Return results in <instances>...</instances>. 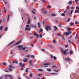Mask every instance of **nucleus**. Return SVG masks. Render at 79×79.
I'll return each mask as SVG.
<instances>
[{
  "label": "nucleus",
  "mask_w": 79,
  "mask_h": 79,
  "mask_svg": "<svg viewBox=\"0 0 79 79\" xmlns=\"http://www.w3.org/2000/svg\"><path fill=\"white\" fill-rule=\"evenodd\" d=\"M15 60H13V63L14 64V63H15Z\"/></svg>",
  "instance_id": "obj_64"
},
{
  "label": "nucleus",
  "mask_w": 79,
  "mask_h": 79,
  "mask_svg": "<svg viewBox=\"0 0 79 79\" xmlns=\"http://www.w3.org/2000/svg\"><path fill=\"white\" fill-rule=\"evenodd\" d=\"M29 76L31 77H32V73H30Z\"/></svg>",
  "instance_id": "obj_29"
},
{
  "label": "nucleus",
  "mask_w": 79,
  "mask_h": 79,
  "mask_svg": "<svg viewBox=\"0 0 79 79\" xmlns=\"http://www.w3.org/2000/svg\"><path fill=\"white\" fill-rule=\"evenodd\" d=\"M40 32L42 31V29H40Z\"/></svg>",
  "instance_id": "obj_63"
},
{
  "label": "nucleus",
  "mask_w": 79,
  "mask_h": 79,
  "mask_svg": "<svg viewBox=\"0 0 79 79\" xmlns=\"http://www.w3.org/2000/svg\"><path fill=\"white\" fill-rule=\"evenodd\" d=\"M4 3L6 4H7V2L6 1H5L4 2Z\"/></svg>",
  "instance_id": "obj_57"
},
{
  "label": "nucleus",
  "mask_w": 79,
  "mask_h": 79,
  "mask_svg": "<svg viewBox=\"0 0 79 79\" xmlns=\"http://www.w3.org/2000/svg\"><path fill=\"white\" fill-rule=\"evenodd\" d=\"M56 65H53L52 67V68H56Z\"/></svg>",
  "instance_id": "obj_50"
},
{
  "label": "nucleus",
  "mask_w": 79,
  "mask_h": 79,
  "mask_svg": "<svg viewBox=\"0 0 79 79\" xmlns=\"http://www.w3.org/2000/svg\"><path fill=\"white\" fill-rule=\"evenodd\" d=\"M3 64L4 65H5V66H6V64L5 63V62H3Z\"/></svg>",
  "instance_id": "obj_41"
},
{
  "label": "nucleus",
  "mask_w": 79,
  "mask_h": 79,
  "mask_svg": "<svg viewBox=\"0 0 79 79\" xmlns=\"http://www.w3.org/2000/svg\"><path fill=\"white\" fill-rule=\"evenodd\" d=\"M23 69H24V68H22L21 69V70L23 71Z\"/></svg>",
  "instance_id": "obj_59"
},
{
  "label": "nucleus",
  "mask_w": 79,
  "mask_h": 79,
  "mask_svg": "<svg viewBox=\"0 0 79 79\" xmlns=\"http://www.w3.org/2000/svg\"><path fill=\"white\" fill-rule=\"evenodd\" d=\"M8 30V28L7 27H6L5 29V31H6Z\"/></svg>",
  "instance_id": "obj_37"
},
{
  "label": "nucleus",
  "mask_w": 79,
  "mask_h": 79,
  "mask_svg": "<svg viewBox=\"0 0 79 79\" xmlns=\"http://www.w3.org/2000/svg\"><path fill=\"white\" fill-rule=\"evenodd\" d=\"M28 60V59L26 58V59H23V61H24V63H26V62H27Z\"/></svg>",
  "instance_id": "obj_9"
},
{
  "label": "nucleus",
  "mask_w": 79,
  "mask_h": 79,
  "mask_svg": "<svg viewBox=\"0 0 79 79\" xmlns=\"http://www.w3.org/2000/svg\"><path fill=\"white\" fill-rule=\"evenodd\" d=\"M29 69L28 68H27L25 70V72H26V73H28V71H27V69Z\"/></svg>",
  "instance_id": "obj_34"
},
{
  "label": "nucleus",
  "mask_w": 79,
  "mask_h": 79,
  "mask_svg": "<svg viewBox=\"0 0 79 79\" xmlns=\"http://www.w3.org/2000/svg\"><path fill=\"white\" fill-rule=\"evenodd\" d=\"M61 16H64L65 14L64 13L63 14H61Z\"/></svg>",
  "instance_id": "obj_33"
},
{
  "label": "nucleus",
  "mask_w": 79,
  "mask_h": 79,
  "mask_svg": "<svg viewBox=\"0 0 79 79\" xmlns=\"http://www.w3.org/2000/svg\"><path fill=\"white\" fill-rule=\"evenodd\" d=\"M27 47H24L23 48V50H25V49H27Z\"/></svg>",
  "instance_id": "obj_25"
},
{
  "label": "nucleus",
  "mask_w": 79,
  "mask_h": 79,
  "mask_svg": "<svg viewBox=\"0 0 79 79\" xmlns=\"http://www.w3.org/2000/svg\"><path fill=\"white\" fill-rule=\"evenodd\" d=\"M27 58H29V57H30V55H28L27 56Z\"/></svg>",
  "instance_id": "obj_56"
},
{
  "label": "nucleus",
  "mask_w": 79,
  "mask_h": 79,
  "mask_svg": "<svg viewBox=\"0 0 79 79\" xmlns=\"http://www.w3.org/2000/svg\"><path fill=\"white\" fill-rule=\"evenodd\" d=\"M38 27L39 28H40V23H38Z\"/></svg>",
  "instance_id": "obj_23"
},
{
  "label": "nucleus",
  "mask_w": 79,
  "mask_h": 79,
  "mask_svg": "<svg viewBox=\"0 0 79 79\" xmlns=\"http://www.w3.org/2000/svg\"><path fill=\"white\" fill-rule=\"evenodd\" d=\"M65 60L66 61H69V58H66L65 59Z\"/></svg>",
  "instance_id": "obj_14"
},
{
  "label": "nucleus",
  "mask_w": 79,
  "mask_h": 79,
  "mask_svg": "<svg viewBox=\"0 0 79 79\" xmlns=\"http://www.w3.org/2000/svg\"><path fill=\"white\" fill-rule=\"evenodd\" d=\"M72 34V31H71V30L69 29V35L71 34Z\"/></svg>",
  "instance_id": "obj_31"
},
{
  "label": "nucleus",
  "mask_w": 79,
  "mask_h": 79,
  "mask_svg": "<svg viewBox=\"0 0 79 79\" xmlns=\"http://www.w3.org/2000/svg\"><path fill=\"white\" fill-rule=\"evenodd\" d=\"M72 4V2L71 1H69V5H71Z\"/></svg>",
  "instance_id": "obj_48"
},
{
  "label": "nucleus",
  "mask_w": 79,
  "mask_h": 79,
  "mask_svg": "<svg viewBox=\"0 0 79 79\" xmlns=\"http://www.w3.org/2000/svg\"><path fill=\"white\" fill-rule=\"evenodd\" d=\"M19 64H20V66H21V67H24V66H25L24 64H23L22 65V63H19Z\"/></svg>",
  "instance_id": "obj_11"
},
{
  "label": "nucleus",
  "mask_w": 79,
  "mask_h": 79,
  "mask_svg": "<svg viewBox=\"0 0 79 79\" xmlns=\"http://www.w3.org/2000/svg\"><path fill=\"white\" fill-rule=\"evenodd\" d=\"M32 13L33 14H35V12L33 10L32 11Z\"/></svg>",
  "instance_id": "obj_52"
},
{
  "label": "nucleus",
  "mask_w": 79,
  "mask_h": 79,
  "mask_svg": "<svg viewBox=\"0 0 79 79\" xmlns=\"http://www.w3.org/2000/svg\"><path fill=\"white\" fill-rule=\"evenodd\" d=\"M76 9L77 10H79V6L76 7Z\"/></svg>",
  "instance_id": "obj_43"
},
{
  "label": "nucleus",
  "mask_w": 79,
  "mask_h": 79,
  "mask_svg": "<svg viewBox=\"0 0 79 79\" xmlns=\"http://www.w3.org/2000/svg\"><path fill=\"white\" fill-rule=\"evenodd\" d=\"M9 19H10V17L9 16V15H8L7 17V21H9Z\"/></svg>",
  "instance_id": "obj_28"
},
{
  "label": "nucleus",
  "mask_w": 79,
  "mask_h": 79,
  "mask_svg": "<svg viewBox=\"0 0 79 79\" xmlns=\"http://www.w3.org/2000/svg\"><path fill=\"white\" fill-rule=\"evenodd\" d=\"M66 29H67V30H68V31H69V28L67 27Z\"/></svg>",
  "instance_id": "obj_49"
},
{
  "label": "nucleus",
  "mask_w": 79,
  "mask_h": 79,
  "mask_svg": "<svg viewBox=\"0 0 79 79\" xmlns=\"http://www.w3.org/2000/svg\"><path fill=\"white\" fill-rule=\"evenodd\" d=\"M31 29V27H29V28H28L27 27H25V31H27L28 30L29 31H30Z\"/></svg>",
  "instance_id": "obj_12"
},
{
  "label": "nucleus",
  "mask_w": 79,
  "mask_h": 79,
  "mask_svg": "<svg viewBox=\"0 0 79 79\" xmlns=\"http://www.w3.org/2000/svg\"><path fill=\"white\" fill-rule=\"evenodd\" d=\"M21 43V41H19L16 44L14 45H13L11 47H14V46L15 45H18L19 44Z\"/></svg>",
  "instance_id": "obj_4"
},
{
  "label": "nucleus",
  "mask_w": 79,
  "mask_h": 79,
  "mask_svg": "<svg viewBox=\"0 0 79 79\" xmlns=\"http://www.w3.org/2000/svg\"><path fill=\"white\" fill-rule=\"evenodd\" d=\"M29 25H27L26 26V27H29Z\"/></svg>",
  "instance_id": "obj_54"
},
{
  "label": "nucleus",
  "mask_w": 79,
  "mask_h": 79,
  "mask_svg": "<svg viewBox=\"0 0 79 79\" xmlns=\"http://www.w3.org/2000/svg\"><path fill=\"white\" fill-rule=\"evenodd\" d=\"M61 52H62L63 54H66V52L67 51V50H65L64 51H63L62 49H61Z\"/></svg>",
  "instance_id": "obj_5"
},
{
  "label": "nucleus",
  "mask_w": 79,
  "mask_h": 79,
  "mask_svg": "<svg viewBox=\"0 0 79 79\" xmlns=\"http://www.w3.org/2000/svg\"><path fill=\"white\" fill-rule=\"evenodd\" d=\"M58 35H59V36H61V34H60V33H58Z\"/></svg>",
  "instance_id": "obj_55"
},
{
  "label": "nucleus",
  "mask_w": 79,
  "mask_h": 79,
  "mask_svg": "<svg viewBox=\"0 0 79 79\" xmlns=\"http://www.w3.org/2000/svg\"><path fill=\"white\" fill-rule=\"evenodd\" d=\"M10 14L11 15V16L13 15V12L10 11Z\"/></svg>",
  "instance_id": "obj_35"
},
{
  "label": "nucleus",
  "mask_w": 79,
  "mask_h": 79,
  "mask_svg": "<svg viewBox=\"0 0 79 79\" xmlns=\"http://www.w3.org/2000/svg\"><path fill=\"white\" fill-rule=\"evenodd\" d=\"M68 44H67V45H64V47H65V48H67V47H68Z\"/></svg>",
  "instance_id": "obj_32"
},
{
  "label": "nucleus",
  "mask_w": 79,
  "mask_h": 79,
  "mask_svg": "<svg viewBox=\"0 0 79 79\" xmlns=\"http://www.w3.org/2000/svg\"><path fill=\"white\" fill-rule=\"evenodd\" d=\"M45 29H46L47 31H48V29L49 30H51V28H50V27L48 25H47L45 27Z\"/></svg>",
  "instance_id": "obj_1"
},
{
  "label": "nucleus",
  "mask_w": 79,
  "mask_h": 79,
  "mask_svg": "<svg viewBox=\"0 0 79 79\" xmlns=\"http://www.w3.org/2000/svg\"><path fill=\"white\" fill-rule=\"evenodd\" d=\"M9 68H13V66L12 65H10L9 66Z\"/></svg>",
  "instance_id": "obj_27"
},
{
  "label": "nucleus",
  "mask_w": 79,
  "mask_h": 79,
  "mask_svg": "<svg viewBox=\"0 0 79 79\" xmlns=\"http://www.w3.org/2000/svg\"><path fill=\"white\" fill-rule=\"evenodd\" d=\"M17 47H18L20 50H21V49H23V46L21 45L18 46Z\"/></svg>",
  "instance_id": "obj_8"
},
{
  "label": "nucleus",
  "mask_w": 79,
  "mask_h": 79,
  "mask_svg": "<svg viewBox=\"0 0 79 79\" xmlns=\"http://www.w3.org/2000/svg\"><path fill=\"white\" fill-rule=\"evenodd\" d=\"M69 10V7L68 8L66 9V10L64 12V13L65 14V13H66V11H67V10Z\"/></svg>",
  "instance_id": "obj_13"
},
{
  "label": "nucleus",
  "mask_w": 79,
  "mask_h": 79,
  "mask_svg": "<svg viewBox=\"0 0 79 79\" xmlns=\"http://www.w3.org/2000/svg\"><path fill=\"white\" fill-rule=\"evenodd\" d=\"M40 38H42V35L40 34Z\"/></svg>",
  "instance_id": "obj_38"
},
{
  "label": "nucleus",
  "mask_w": 79,
  "mask_h": 79,
  "mask_svg": "<svg viewBox=\"0 0 79 79\" xmlns=\"http://www.w3.org/2000/svg\"><path fill=\"white\" fill-rule=\"evenodd\" d=\"M52 16H55L56 15L55 14H52L51 15Z\"/></svg>",
  "instance_id": "obj_24"
},
{
  "label": "nucleus",
  "mask_w": 79,
  "mask_h": 79,
  "mask_svg": "<svg viewBox=\"0 0 79 79\" xmlns=\"http://www.w3.org/2000/svg\"><path fill=\"white\" fill-rule=\"evenodd\" d=\"M69 43H70V44H73V42H72V41H71L70 40Z\"/></svg>",
  "instance_id": "obj_58"
},
{
  "label": "nucleus",
  "mask_w": 79,
  "mask_h": 79,
  "mask_svg": "<svg viewBox=\"0 0 79 79\" xmlns=\"http://www.w3.org/2000/svg\"><path fill=\"white\" fill-rule=\"evenodd\" d=\"M64 34H65L66 37L67 36H68L69 35V31L68 32H64Z\"/></svg>",
  "instance_id": "obj_3"
},
{
  "label": "nucleus",
  "mask_w": 79,
  "mask_h": 79,
  "mask_svg": "<svg viewBox=\"0 0 79 79\" xmlns=\"http://www.w3.org/2000/svg\"><path fill=\"white\" fill-rule=\"evenodd\" d=\"M34 27V25H33V24L31 25V27Z\"/></svg>",
  "instance_id": "obj_46"
},
{
  "label": "nucleus",
  "mask_w": 79,
  "mask_h": 79,
  "mask_svg": "<svg viewBox=\"0 0 79 79\" xmlns=\"http://www.w3.org/2000/svg\"><path fill=\"white\" fill-rule=\"evenodd\" d=\"M31 57L32 58H34V56L33 55H32L31 56Z\"/></svg>",
  "instance_id": "obj_36"
},
{
  "label": "nucleus",
  "mask_w": 79,
  "mask_h": 79,
  "mask_svg": "<svg viewBox=\"0 0 79 79\" xmlns=\"http://www.w3.org/2000/svg\"><path fill=\"white\" fill-rule=\"evenodd\" d=\"M14 42H15V41H12V42H10L9 44V45H11Z\"/></svg>",
  "instance_id": "obj_21"
},
{
  "label": "nucleus",
  "mask_w": 79,
  "mask_h": 79,
  "mask_svg": "<svg viewBox=\"0 0 79 79\" xmlns=\"http://www.w3.org/2000/svg\"><path fill=\"white\" fill-rule=\"evenodd\" d=\"M32 60H30L29 61V63H30V65L31 66H32Z\"/></svg>",
  "instance_id": "obj_18"
},
{
  "label": "nucleus",
  "mask_w": 79,
  "mask_h": 79,
  "mask_svg": "<svg viewBox=\"0 0 79 79\" xmlns=\"http://www.w3.org/2000/svg\"><path fill=\"white\" fill-rule=\"evenodd\" d=\"M47 71H48L50 72V71H51V69H47Z\"/></svg>",
  "instance_id": "obj_45"
},
{
  "label": "nucleus",
  "mask_w": 79,
  "mask_h": 79,
  "mask_svg": "<svg viewBox=\"0 0 79 79\" xmlns=\"http://www.w3.org/2000/svg\"><path fill=\"white\" fill-rule=\"evenodd\" d=\"M8 77L11 78L12 77V76L10 75H6L5 77V79H8Z\"/></svg>",
  "instance_id": "obj_7"
},
{
  "label": "nucleus",
  "mask_w": 79,
  "mask_h": 79,
  "mask_svg": "<svg viewBox=\"0 0 79 79\" xmlns=\"http://www.w3.org/2000/svg\"><path fill=\"white\" fill-rule=\"evenodd\" d=\"M79 0H75V2L77 3V4L78 5H79V2H77L79 1Z\"/></svg>",
  "instance_id": "obj_19"
},
{
  "label": "nucleus",
  "mask_w": 79,
  "mask_h": 79,
  "mask_svg": "<svg viewBox=\"0 0 79 79\" xmlns=\"http://www.w3.org/2000/svg\"><path fill=\"white\" fill-rule=\"evenodd\" d=\"M39 71H43V70L40 69H38Z\"/></svg>",
  "instance_id": "obj_44"
},
{
  "label": "nucleus",
  "mask_w": 79,
  "mask_h": 79,
  "mask_svg": "<svg viewBox=\"0 0 79 79\" xmlns=\"http://www.w3.org/2000/svg\"><path fill=\"white\" fill-rule=\"evenodd\" d=\"M42 51H43V52H45V49H42Z\"/></svg>",
  "instance_id": "obj_60"
},
{
  "label": "nucleus",
  "mask_w": 79,
  "mask_h": 79,
  "mask_svg": "<svg viewBox=\"0 0 79 79\" xmlns=\"http://www.w3.org/2000/svg\"><path fill=\"white\" fill-rule=\"evenodd\" d=\"M59 71V70L58 69L57 70V71H56V70H54V71L55 72H58Z\"/></svg>",
  "instance_id": "obj_51"
},
{
  "label": "nucleus",
  "mask_w": 79,
  "mask_h": 79,
  "mask_svg": "<svg viewBox=\"0 0 79 79\" xmlns=\"http://www.w3.org/2000/svg\"><path fill=\"white\" fill-rule=\"evenodd\" d=\"M52 42L54 44H56V41H55V40H53L52 41Z\"/></svg>",
  "instance_id": "obj_26"
},
{
  "label": "nucleus",
  "mask_w": 79,
  "mask_h": 79,
  "mask_svg": "<svg viewBox=\"0 0 79 79\" xmlns=\"http://www.w3.org/2000/svg\"><path fill=\"white\" fill-rule=\"evenodd\" d=\"M75 24H79V22L76 21L75 22Z\"/></svg>",
  "instance_id": "obj_39"
},
{
  "label": "nucleus",
  "mask_w": 79,
  "mask_h": 79,
  "mask_svg": "<svg viewBox=\"0 0 79 79\" xmlns=\"http://www.w3.org/2000/svg\"><path fill=\"white\" fill-rule=\"evenodd\" d=\"M34 35H37V38H39V34H38L37 33H36V34L34 33Z\"/></svg>",
  "instance_id": "obj_15"
},
{
  "label": "nucleus",
  "mask_w": 79,
  "mask_h": 79,
  "mask_svg": "<svg viewBox=\"0 0 79 79\" xmlns=\"http://www.w3.org/2000/svg\"><path fill=\"white\" fill-rule=\"evenodd\" d=\"M31 22V19H29V18H28V22L27 23V24H29V23Z\"/></svg>",
  "instance_id": "obj_10"
},
{
  "label": "nucleus",
  "mask_w": 79,
  "mask_h": 79,
  "mask_svg": "<svg viewBox=\"0 0 79 79\" xmlns=\"http://www.w3.org/2000/svg\"><path fill=\"white\" fill-rule=\"evenodd\" d=\"M3 26H1L0 27V30H2V29H3Z\"/></svg>",
  "instance_id": "obj_30"
},
{
  "label": "nucleus",
  "mask_w": 79,
  "mask_h": 79,
  "mask_svg": "<svg viewBox=\"0 0 79 79\" xmlns=\"http://www.w3.org/2000/svg\"><path fill=\"white\" fill-rule=\"evenodd\" d=\"M54 27L55 28V29L54 30V31H55L56 30H57L58 29V28L56 27V26H54Z\"/></svg>",
  "instance_id": "obj_20"
},
{
  "label": "nucleus",
  "mask_w": 79,
  "mask_h": 79,
  "mask_svg": "<svg viewBox=\"0 0 79 79\" xmlns=\"http://www.w3.org/2000/svg\"><path fill=\"white\" fill-rule=\"evenodd\" d=\"M48 8H51V6L50 5L48 6Z\"/></svg>",
  "instance_id": "obj_47"
},
{
  "label": "nucleus",
  "mask_w": 79,
  "mask_h": 79,
  "mask_svg": "<svg viewBox=\"0 0 79 79\" xmlns=\"http://www.w3.org/2000/svg\"><path fill=\"white\" fill-rule=\"evenodd\" d=\"M54 58V60H56V56H54L53 57Z\"/></svg>",
  "instance_id": "obj_40"
},
{
  "label": "nucleus",
  "mask_w": 79,
  "mask_h": 79,
  "mask_svg": "<svg viewBox=\"0 0 79 79\" xmlns=\"http://www.w3.org/2000/svg\"><path fill=\"white\" fill-rule=\"evenodd\" d=\"M73 11H74V10H72L71 11V13H70V15H71L73 14Z\"/></svg>",
  "instance_id": "obj_42"
},
{
  "label": "nucleus",
  "mask_w": 79,
  "mask_h": 79,
  "mask_svg": "<svg viewBox=\"0 0 79 79\" xmlns=\"http://www.w3.org/2000/svg\"><path fill=\"white\" fill-rule=\"evenodd\" d=\"M50 64L48 63V64H43L44 67H47V66H50Z\"/></svg>",
  "instance_id": "obj_2"
},
{
  "label": "nucleus",
  "mask_w": 79,
  "mask_h": 79,
  "mask_svg": "<svg viewBox=\"0 0 79 79\" xmlns=\"http://www.w3.org/2000/svg\"><path fill=\"white\" fill-rule=\"evenodd\" d=\"M73 53V51H70V54L72 55Z\"/></svg>",
  "instance_id": "obj_22"
},
{
  "label": "nucleus",
  "mask_w": 79,
  "mask_h": 79,
  "mask_svg": "<svg viewBox=\"0 0 79 79\" xmlns=\"http://www.w3.org/2000/svg\"><path fill=\"white\" fill-rule=\"evenodd\" d=\"M41 11H42V13L44 14H47V12L45 10H44L43 9H41Z\"/></svg>",
  "instance_id": "obj_6"
},
{
  "label": "nucleus",
  "mask_w": 79,
  "mask_h": 79,
  "mask_svg": "<svg viewBox=\"0 0 79 79\" xmlns=\"http://www.w3.org/2000/svg\"><path fill=\"white\" fill-rule=\"evenodd\" d=\"M50 56H51V58H53V56H52V55H51Z\"/></svg>",
  "instance_id": "obj_61"
},
{
  "label": "nucleus",
  "mask_w": 79,
  "mask_h": 79,
  "mask_svg": "<svg viewBox=\"0 0 79 79\" xmlns=\"http://www.w3.org/2000/svg\"><path fill=\"white\" fill-rule=\"evenodd\" d=\"M79 13V10H75L74 13Z\"/></svg>",
  "instance_id": "obj_16"
},
{
  "label": "nucleus",
  "mask_w": 79,
  "mask_h": 79,
  "mask_svg": "<svg viewBox=\"0 0 79 79\" xmlns=\"http://www.w3.org/2000/svg\"><path fill=\"white\" fill-rule=\"evenodd\" d=\"M2 20H0V24H1V23H2Z\"/></svg>",
  "instance_id": "obj_53"
},
{
  "label": "nucleus",
  "mask_w": 79,
  "mask_h": 79,
  "mask_svg": "<svg viewBox=\"0 0 79 79\" xmlns=\"http://www.w3.org/2000/svg\"><path fill=\"white\" fill-rule=\"evenodd\" d=\"M15 63H16V64H18V61H15Z\"/></svg>",
  "instance_id": "obj_62"
},
{
  "label": "nucleus",
  "mask_w": 79,
  "mask_h": 79,
  "mask_svg": "<svg viewBox=\"0 0 79 79\" xmlns=\"http://www.w3.org/2000/svg\"><path fill=\"white\" fill-rule=\"evenodd\" d=\"M70 26H74V23H70Z\"/></svg>",
  "instance_id": "obj_17"
}]
</instances>
